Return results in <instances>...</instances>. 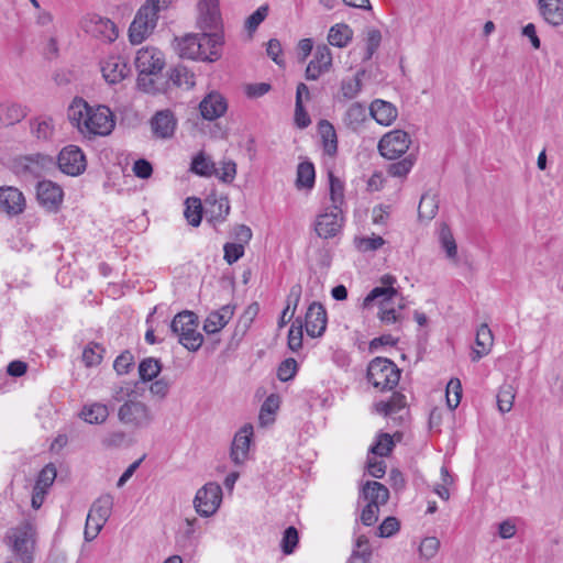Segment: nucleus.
<instances>
[{
    "label": "nucleus",
    "instance_id": "44",
    "mask_svg": "<svg viewBox=\"0 0 563 563\" xmlns=\"http://www.w3.org/2000/svg\"><path fill=\"white\" fill-rule=\"evenodd\" d=\"M202 212L203 208L199 198L189 197L186 199L184 216L190 225L198 227L200 224Z\"/></svg>",
    "mask_w": 563,
    "mask_h": 563
},
{
    "label": "nucleus",
    "instance_id": "24",
    "mask_svg": "<svg viewBox=\"0 0 563 563\" xmlns=\"http://www.w3.org/2000/svg\"><path fill=\"white\" fill-rule=\"evenodd\" d=\"M206 216L209 222L213 225L223 222L230 212V202L227 197L206 199Z\"/></svg>",
    "mask_w": 563,
    "mask_h": 563
},
{
    "label": "nucleus",
    "instance_id": "17",
    "mask_svg": "<svg viewBox=\"0 0 563 563\" xmlns=\"http://www.w3.org/2000/svg\"><path fill=\"white\" fill-rule=\"evenodd\" d=\"M36 196L40 205L49 211H56L63 201V189L51 180H42L37 185Z\"/></svg>",
    "mask_w": 563,
    "mask_h": 563
},
{
    "label": "nucleus",
    "instance_id": "42",
    "mask_svg": "<svg viewBox=\"0 0 563 563\" xmlns=\"http://www.w3.org/2000/svg\"><path fill=\"white\" fill-rule=\"evenodd\" d=\"M162 371V363L155 357H145L139 364V375L142 382H151L158 376Z\"/></svg>",
    "mask_w": 563,
    "mask_h": 563
},
{
    "label": "nucleus",
    "instance_id": "58",
    "mask_svg": "<svg viewBox=\"0 0 563 563\" xmlns=\"http://www.w3.org/2000/svg\"><path fill=\"white\" fill-rule=\"evenodd\" d=\"M133 354L125 350L113 362V368L118 375H125L134 367Z\"/></svg>",
    "mask_w": 563,
    "mask_h": 563
},
{
    "label": "nucleus",
    "instance_id": "19",
    "mask_svg": "<svg viewBox=\"0 0 563 563\" xmlns=\"http://www.w3.org/2000/svg\"><path fill=\"white\" fill-rule=\"evenodd\" d=\"M176 126L177 120L168 109L157 111L151 119L152 132L157 139L173 137Z\"/></svg>",
    "mask_w": 563,
    "mask_h": 563
},
{
    "label": "nucleus",
    "instance_id": "27",
    "mask_svg": "<svg viewBox=\"0 0 563 563\" xmlns=\"http://www.w3.org/2000/svg\"><path fill=\"white\" fill-rule=\"evenodd\" d=\"M29 113L26 106L15 102L0 103V126L13 125L22 121Z\"/></svg>",
    "mask_w": 563,
    "mask_h": 563
},
{
    "label": "nucleus",
    "instance_id": "11",
    "mask_svg": "<svg viewBox=\"0 0 563 563\" xmlns=\"http://www.w3.org/2000/svg\"><path fill=\"white\" fill-rule=\"evenodd\" d=\"M57 165L60 172L69 176H78L86 169V156L76 145L65 146L57 156Z\"/></svg>",
    "mask_w": 563,
    "mask_h": 563
},
{
    "label": "nucleus",
    "instance_id": "63",
    "mask_svg": "<svg viewBox=\"0 0 563 563\" xmlns=\"http://www.w3.org/2000/svg\"><path fill=\"white\" fill-rule=\"evenodd\" d=\"M224 260L228 264L238 262L244 255L242 243H225L223 246Z\"/></svg>",
    "mask_w": 563,
    "mask_h": 563
},
{
    "label": "nucleus",
    "instance_id": "45",
    "mask_svg": "<svg viewBox=\"0 0 563 563\" xmlns=\"http://www.w3.org/2000/svg\"><path fill=\"white\" fill-rule=\"evenodd\" d=\"M405 396L398 393L393 394L389 400H382L375 404L376 411L384 416H391L405 407Z\"/></svg>",
    "mask_w": 563,
    "mask_h": 563
},
{
    "label": "nucleus",
    "instance_id": "47",
    "mask_svg": "<svg viewBox=\"0 0 563 563\" xmlns=\"http://www.w3.org/2000/svg\"><path fill=\"white\" fill-rule=\"evenodd\" d=\"M439 240L442 249L445 251L446 256L450 260L456 261L457 257V246L454 240V236L451 232V229L446 224H442L439 233Z\"/></svg>",
    "mask_w": 563,
    "mask_h": 563
},
{
    "label": "nucleus",
    "instance_id": "1",
    "mask_svg": "<svg viewBox=\"0 0 563 563\" xmlns=\"http://www.w3.org/2000/svg\"><path fill=\"white\" fill-rule=\"evenodd\" d=\"M67 115L70 123L86 137L109 135L115 126L112 111L107 106H90L82 98H75Z\"/></svg>",
    "mask_w": 563,
    "mask_h": 563
},
{
    "label": "nucleus",
    "instance_id": "43",
    "mask_svg": "<svg viewBox=\"0 0 563 563\" xmlns=\"http://www.w3.org/2000/svg\"><path fill=\"white\" fill-rule=\"evenodd\" d=\"M316 172L314 166L310 162H301L297 167V188L311 189L314 185Z\"/></svg>",
    "mask_w": 563,
    "mask_h": 563
},
{
    "label": "nucleus",
    "instance_id": "29",
    "mask_svg": "<svg viewBox=\"0 0 563 563\" xmlns=\"http://www.w3.org/2000/svg\"><path fill=\"white\" fill-rule=\"evenodd\" d=\"M232 316L233 308L229 305H225L219 310L209 313L205 321L203 330L209 334L217 333L228 324Z\"/></svg>",
    "mask_w": 563,
    "mask_h": 563
},
{
    "label": "nucleus",
    "instance_id": "53",
    "mask_svg": "<svg viewBox=\"0 0 563 563\" xmlns=\"http://www.w3.org/2000/svg\"><path fill=\"white\" fill-rule=\"evenodd\" d=\"M462 398V384L459 378H451L446 385V404L450 409H455Z\"/></svg>",
    "mask_w": 563,
    "mask_h": 563
},
{
    "label": "nucleus",
    "instance_id": "16",
    "mask_svg": "<svg viewBox=\"0 0 563 563\" xmlns=\"http://www.w3.org/2000/svg\"><path fill=\"white\" fill-rule=\"evenodd\" d=\"M305 327L307 334L311 338H318L323 334L327 328V311L319 302H312L305 316Z\"/></svg>",
    "mask_w": 563,
    "mask_h": 563
},
{
    "label": "nucleus",
    "instance_id": "26",
    "mask_svg": "<svg viewBox=\"0 0 563 563\" xmlns=\"http://www.w3.org/2000/svg\"><path fill=\"white\" fill-rule=\"evenodd\" d=\"M31 134L41 142L53 141L55 135L54 120L47 115H40L30 121Z\"/></svg>",
    "mask_w": 563,
    "mask_h": 563
},
{
    "label": "nucleus",
    "instance_id": "49",
    "mask_svg": "<svg viewBox=\"0 0 563 563\" xmlns=\"http://www.w3.org/2000/svg\"><path fill=\"white\" fill-rule=\"evenodd\" d=\"M438 200L434 195L424 194L419 202L418 212L419 217L431 220L438 212Z\"/></svg>",
    "mask_w": 563,
    "mask_h": 563
},
{
    "label": "nucleus",
    "instance_id": "33",
    "mask_svg": "<svg viewBox=\"0 0 563 563\" xmlns=\"http://www.w3.org/2000/svg\"><path fill=\"white\" fill-rule=\"evenodd\" d=\"M540 12L543 19L554 26L563 23V1L562 0H539Z\"/></svg>",
    "mask_w": 563,
    "mask_h": 563
},
{
    "label": "nucleus",
    "instance_id": "46",
    "mask_svg": "<svg viewBox=\"0 0 563 563\" xmlns=\"http://www.w3.org/2000/svg\"><path fill=\"white\" fill-rule=\"evenodd\" d=\"M104 347L96 342H89L82 351V362L87 367L97 366L103 358Z\"/></svg>",
    "mask_w": 563,
    "mask_h": 563
},
{
    "label": "nucleus",
    "instance_id": "30",
    "mask_svg": "<svg viewBox=\"0 0 563 563\" xmlns=\"http://www.w3.org/2000/svg\"><path fill=\"white\" fill-rule=\"evenodd\" d=\"M361 497H363L368 504L382 506L387 503L389 492L383 484L375 481H368L362 488Z\"/></svg>",
    "mask_w": 563,
    "mask_h": 563
},
{
    "label": "nucleus",
    "instance_id": "18",
    "mask_svg": "<svg viewBox=\"0 0 563 563\" xmlns=\"http://www.w3.org/2000/svg\"><path fill=\"white\" fill-rule=\"evenodd\" d=\"M198 26L203 31L216 30L220 23L219 0H200Z\"/></svg>",
    "mask_w": 563,
    "mask_h": 563
},
{
    "label": "nucleus",
    "instance_id": "34",
    "mask_svg": "<svg viewBox=\"0 0 563 563\" xmlns=\"http://www.w3.org/2000/svg\"><path fill=\"white\" fill-rule=\"evenodd\" d=\"M113 508V496L110 494L101 495L90 507L88 515H90V520L93 518L97 521L107 522L111 516Z\"/></svg>",
    "mask_w": 563,
    "mask_h": 563
},
{
    "label": "nucleus",
    "instance_id": "7",
    "mask_svg": "<svg viewBox=\"0 0 563 563\" xmlns=\"http://www.w3.org/2000/svg\"><path fill=\"white\" fill-rule=\"evenodd\" d=\"M368 383L380 391L394 389L400 379V369L386 357H375L367 366Z\"/></svg>",
    "mask_w": 563,
    "mask_h": 563
},
{
    "label": "nucleus",
    "instance_id": "52",
    "mask_svg": "<svg viewBox=\"0 0 563 563\" xmlns=\"http://www.w3.org/2000/svg\"><path fill=\"white\" fill-rule=\"evenodd\" d=\"M515 390L511 385L500 387L497 394V406L501 413L509 412L514 406Z\"/></svg>",
    "mask_w": 563,
    "mask_h": 563
},
{
    "label": "nucleus",
    "instance_id": "41",
    "mask_svg": "<svg viewBox=\"0 0 563 563\" xmlns=\"http://www.w3.org/2000/svg\"><path fill=\"white\" fill-rule=\"evenodd\" d=\"M190 169L199 176L211 177L216 173V163L200 152L192 158Z\"/></svg>",
    "mask_w": 563,
    "mask_h": 563
},
{
    "label": "nucleus",
    "instance_id": "21",
    "mask_svg": "<svg viewBox=\"0 0 563 563\" xmlns=\"http://www.w3.org/2000/svg\"><path fill=\"white\" fill-rule=\"evenodd\" d=\"M25 199L23 194L14 187L0 188V211L10 216H16L24 210Z\"/></svg>",
    "mask_w": 563,
    "mask_h": 563
},
{
    "label": "nucleus",
    "instance_id": "61",
    "mask_svg": "<svg viewBox=\"0 0 563 563\" xmlns=\"http://www.w3.org/2000/svg\"><path fill=\"white\" fill-rule=\"evenodd\" d=\"M278 400L274 395L268 396L263 402L260 411V421L262 424L268 423L271 416L277 410Z\"/></svg>",
    "mask_w": 563,
    "mask_h": 563
},
{
    "label": "nucleus",
    "instance_id": "60",
    "mask_svg": "<svg viewBox=\"0 0 563 563\" xmlns=\"http://www.w3.org/2000/svg\"><path fill=\"white\" fill-rule=\"evenodd\" d=\"M298 371V364L295 358H286L280 363L277 369V377L282 382H288L295 377Z\"/></svg>",
    "mask_w": 563,
    "mask_h": 563
},
{
    "label": "nucleus",
    "instance_id": "28",
    "mask_svg": "<svg viewBox=\"0 0 563 563\" xmlns=\"http://www.w3.org/2000/svg\"><path fill=\"white\" fill-rule=\"evenodd\" d=\"M494 343V335L492 330L486 323H483L478 327L476 331L475 344L476 349L473 350L472 361L477 362L483 356L487 355L490 352V349Z\"/></svg>",
    "mask_w": 563,
    "mask_h": 563
},
{
    "label": "nucleus",
    "instance_id": "62",
    "mask_svg": "<svg viewBox=\"0 0 563 563\" xmlns=\"http://www.w3.org/2000/svg\"><path fill=\"white\" fill-rule=\"evenodd\" d=\"M382 42V33L377 29H369L366 33V59H371Z\"/></svg>",
    "mask_w": 563,
    "mask_h": 563
},
{
    "label": "nucleus",
    "instance_id": "40",
    "mask_svg": "<svg viewBox=\"0 0 563 563\" xmlns=\"http://www.w3.org/2000/svg\"><path fill=\"white\" fill-rule=\"evenodd\" d=\"M329 184H330V208L343 210L345 206L344 200V184L343 181L334 176L332 172L329 173Z\"/></svg>",
    "mask_w": 563,
    "mask_h": 563
},
{
    "label": "nucleus",
    "instance_id": "12",
    "mask_svg": "<svg viewBox=\"0 0 563 563\" xmlns=\"http://www.w3.org/2000/svg\"><path fill=\"white\" fill-rule=\"evenodd\" d=\"M86 33L104 42L111 43L118 38V29L115 24L98 14H87L81 22Z\"/></svg>",
    "mask_w": 563,
    "mask_h": 563
},
{
    "label": "nucleus",
    "instance_id": "9",
    "mask_svg": "<svg viewBox=\"0 0 563 563\" xmlns=\"http://www.w3.org/2000/svg\"><path fill=\"white\" fill-rule=\"evenodd\" d=\"M222 501V488L214 482H209L199 488L194 499V506L201 517L212 516Z\"/></svg>",
    "mask_w": 563,
    "mask_h": 563
},
{
    "label": "nucleus",
    "instance_id": "4",
    "mask_svg": "<svg viewBox=\"0 0 563 563\" xmlns=\"http://www.w3.org/2000/svg\"><path fill=\"white\" fill-rule=\"evenodd\" d=\"M36 539V527L30 520H24L18 526L10 528L5 534L11 556L15 561H22L23 563H33Z\"/></svg>",
    "mask_w": 563,
    "mask_h": 563
},
{
    "label": "nucleus",
    "instance_id": "38",
    "mask_svg": "<svg viewBox=\"0 0 563 563\" xmlns=\"http://www.w3.org/2000/svg\"><path fill=\"white\" fill-rule=\"evenodd\" d=\"M378 300H379L378 318L380 319V321L387 325L398 322L400 320L399 310H401L405 307V303L402 302L404 298H400V300L398 302V310L391 306V301L394 299L380 298Z\"/></svg>",
    "mask_w": 563,
    "mask_h": 563
},
{
    "label": "nucleus",
    "instance_id": "50",
    "mask_svg": "<svg viewBox=\"0 0 563 563\" xmlns=\"http://www.w3.org/2000/svg\"><path fill=\"white\" fill-rule=\"evenodd\" d=\"M214 176L218 177L221 181L231 184L236 176V164L232 159H223L219 163V166L216 165Z\"/></svg>",
    "mask_w": 563,
    "mask_h": 563
},
{
    "label": "nucleus",
    "instance_id": "39",
    "mask_svg": "<svg viewBox=\"0 0 563 563\" xmlns=\"http://www.w3.org/2000/svg\"><path fill=\"white\" fill-rule=\"evenodd\" d=\"M198 319L194 321L192 327L186 328V331L181 333L178 342L186 347L188 351L196 352L198 351L202 343L203 336L200 332L197 331Z\"/></svg>",
    "mask_w": 563,
    "mask_h": 563
},
{
    "label": "nucleus",
    "instance_id": "25",
    "mask_svg": "<svg viewBox=\"0 0 563 563\" xmlns=\"http://www.w3.org/2000/svg\"><path fill=\"white\" fill-rule=\"evenodd\" d=\"M369 113L373 119L382 125H390L397 118L396 107L387 101L376 99L369 106Z\"/></svg>",
    "mask_w": 563,
    "mask_h": 563
},
{
    "label": "nucleus",
    "instance_id": "6",
    "mask_svg": "<svg viewBox=\"0 0 563 563\" xmlns=\"http://www.w3.org/2000/svg\"><path fill=\"white\" fill-rule=\"evenodd\" d=\"M154 419L151 407L136 398L125 400L118 409V420L129 429H147Z\"/></svg>",
    "mask_w": 563,
    "mask_h": 563
},
{
    "label": "nucleus",
    "instance_id": "10",
    "mask_svg": "<svg viewBox=\"0 0 563 563\" xmlns=\"http://www.w3.org/2000/svg\"><path fill=\"white\" fill-rule=\"evenodd\" d=\"M411 143L410 136L402 130L386 133L378 143L380 155L387 159H396L407 152Z\"/></svg>",
    "mask_w": 563,
    "mask_h": 563
},
{
    "label": "nucleus",
    "instance_id": "2",
    "mask_svg": "<svg viewBox=\"0 0 563 563\" xmlns=\"http://www.w3.org/2000/svg\"><path fill=\"white\" fill-rule=\"evenodd\" d=\"M222 36L219 33L203 32L201 35L187 34L177 40V53L181 58L214 62L220 57Z\"/></svg>",
    "mask_w": 563,
    "mask_h": 563
},
{
    "label": "nucleus",
    "instance_id": "51",
    "mask_svg": "<svg viewBox=\"0 0 563 563\" xmlns=\"http://www.w3.org/2000/svg\"><path fill=\"white\" fill-rule=\"evenodd\" d=\"M341 95L345 100H352L358 96L362 90V81L358 75L341 81Z\"/></svg>",
    "mask_w": 563,
    "mask_h": 563
},
{
    "label": "nucleus",
    "instance_id": "37",
    "mask_svg": "<svg viewBox=\"0 0 563 563\" xmlns=\"http://www.w3.org/2000/svg\"><path fill=\"white\" fill-rule=\"evenodd\" d=\"M80 416L88 423L100 424L108 419L109 409L104 404L92 402L84 406Z\"/></svg>",
    "mask_w": 563,
    "mask_h": 563
},
{
    "label": "nucleus",
    "instance_id": "23",
    "mask_svg": "<svg viewBox=\"0 0 563 563\" xmlns=\"http://www.w3.org/2000/svg\"><path fill=\"white\" fill-rule=\"evenodd\" d=\"M382 286L373 288L364 298L363 306L368 308L372 303L380 298L395 299L398 296L397 289L394 287L396 277L391 275H384L380 278Z\"/></svg>",
    "mask_w": 563,
    "mask_h": 563
},
{
    "label": "nucleus",
    "instance_id": "55",
    "mask_svg": "<svg viewBox=\"0 0 563 563\" xmlns=\"http://www.w3.org/2000/svg\"><path fill=\"white\" fill-rule=\"evenodd\" d=\"M299 542L298 530L290 526L288 527L283 534L280 548L284 554L289 555L294 553Z\"/></svg>",
    "mask_w": 563,
    "mask_h": 563
},
{
    "label": "nucleus",
    "instance_id": "3",
    "mask_svg": "<svg viewBox=\"0 0 563 563\" xmlns=\"http://www.w3.org/2000/svg\"><path fill=\"white\" fill-rule=\"evenodd\" d=\"M139 70L137 87L147 93L165 92V88L157 85L158 78H153L162 71L165 66L164 54L156 47L146 46L137 51L134 60Z\"/></svg>",
    "mask_w": 563,
    "mask_h": 563
},
{
    "label": "nucleus",
    "instance_id": "22",
    "mask_svg": "<svg viewBox=\"0 0 563 563\" xmlns=\"http://www.w3.org/2000/svg\"><path fill=\"white\" fill-rule=\"evenodd\" d=\"M101 71L107 82L115 85L129 75L130 67L122 57L111 56L102 62Z\"/></svg>",
    "mask_w": 563,
    "mask_h": 563
},
{
    "label": "nucleus",
    "instance_id": "31",
    "mask_svg": "<svg viewBox=\"0 0 563 563\" xmlns=\"http://www.w3.org/2000/svg\"><path fill=\"white\" fill-rule=\"evenodd\" d=\"M165 85V91L170 85L190 89L195 86V75L186 66L178 64L169 69L168 80Z\"/></svg>",
    "mask_w": 563,
    "mask_h": 563
},
{
    "label": "nucleus",
    "instance_id": "57",
    "mask_svg": "<svg viewBox=\"0 0 563 563\" xmlns=\"http://www.w3.org/2000/svg\"><path fill=\"white\" fill-rule=\"evenodd\" d=\"M269 11V5L267 3L258 7L245 21L246 31L252 34L254 33L258 25L266 19Z\"/></svg>",
    "mask_w": 563,
    "mask_h": 563
},
{
    "label": "nucleus",
    "instance_id": "64",
    "mask_svg": "<svg viewBox=\"0 0 563 563\" xmlns=\"http://www.w3.org/2000/svg\"><path fill=\"white\" fill-rule=\"evenodd\" d=\"M413 161L410 157H405L401 161L393 163L388 167V173L394 177H404L412 168Z\"/></svg>",
    "mask_w": 563,
    "mask_h": 563
},
{
    "label": "nucleus",
    "instance_id": "59",
    "mask_svg": "<svg viewBox=\"0 0 563 563\" xmlns=\"http://www.w3.org/2000/svg\"><path fill=\"white\" fill-rule=\"evenodd\" d=\"M55 478H56V467L53 464H47L40 472L34 487H36V489L47 490V488L54 483Z\"/></svg>",
    "mask_w": 563,
    "mask_h": 563
},
{
    "label": "nucleus",
    "instance_id": "20",
    "mask_svg": "<svg viewBox=\"0 0 563 563\" xmlns=\"http://www.w3.org/2000/svg\"><path fill=\"white\" fill-rule=\"evenodd\" d=\"M227 109L228 103L225 98L217 91L208 93L199 103L201 117L208 121H213L222 117Z\"/></svg>",
    "mask_w": 563,
    "mask_h": 563
},
{
    "label": "nucleus",
    "instance_id": "56",
    "mask_svg": "<svg viewBox=\"0 0 563 563\" xmlns=\"http://www.w3.org/2000/svg\"><path fill=\"white\" fill-rule=\"evenodd\" d=\"M394 448V441L388 433H382L369 448V453L380 457L387 456Z\"/></svg>",
    "mask_w": 563,
    "mask_h": 563
},
{
    "label": "nucleus",
    "instance_id": "35",
    "mask_svg": "<svg viewBox=\"0 0 563 563\" xmlns=\"http://www.w3.org/2000/svg\"><path fill=\"white\" fill-rule=\"evenodd\" d=\"M353 38V30L345 23H338L330 27L328 42L330 45L343 48L350 44Z\"/></svg>",
    "mask_w": 563,
    "mask_h": 563
},
{
    "label": "nucleus",
    "instance_id": "13",
    "mask_svg": "<svg viewBox=\"0 0 563 563\" xmlns=\"http://www.w3.org/2000/svg\"><path fill=\"white\" fill-rule=\"evenodd\" d=\"M343 210L328 207L324 212L318 216L314 230L322 239L334 238L342 229Z\"/></svg>",
    "mask_w": 563,
    "mask_h": 563
},
{
    "label": "nucleus",
    "instance_id": "36",
    "mask_svg": "<svg viewBox=\"0 0 563 563\" xmlns=\"http://www.w3.org/2000/svg\"><path fill=\"white\" fill-rule=\"evenodd\" d=\"M366 120V108L360 102H353L344 113L343 122L352 131H357Z\"/></svg>",
    "mask_w": 563,
    "mask_h": 563
},
{
    "label": "nucleus",
    "instance_id": "54",
    "mask_svg": "<svg viewBox=\"0 0 563 563\" xmlns=\"http://www.w3.org/2000/svg\"><path fill=\"white\" fill-rule=\"evenodd\" d=\"M440 549V540L435 537H426L418 548L420 558L429 561L433 559Z\"/></svg>",
    "mask_w": 563,
    "mask_h": 563
},
{
    "label": "nucleus",
    "instance_id": "48",
    "mask_svg": "<svg viewBox=\"0 0 563 563\" xmlns=\"http://www.w3.org/2000/svg\"><path fill=\"white\" fill-rule=\"evenodd\" d=\"M194 321H196V314L191 311H183L177 313L170 322V330L178 338L183 332L186 331V328L192 327Z\"/></svg>",
    "mask_w": 563,
    "mask_h": 563
},
{
    "label": "nucleus",
    "instance_id": "15",
    "mask_svg": "<svg viewBox=\"0 0 563 563\" xmlns=\"http://www.w3.org/2000/svg\"><path fill=\"white\" fill-rule=\"evenodd\" d=\"M253 437V426L244 424L234 435L230 457L236 465L243 464L249 456L251 440Z\"/></svg>",
    "mask_w": 563,
    "mask_h": 563
},
{
    "label": "nucleus",
    "instance_id": "32",
    "mask_svg": "<svg viewBox=\"0 0 563 563\" xmlns=\"http://www.w3.org/2000/svg\"><path fill=\"white\" fill-rule=\"evenodd\" d=\"M318 131L322 141L323 152L333 157L338 152V136L334 126L328 120L318 123Z\"/></svg>",
    "mask_w": 563,
    "mask_h": 563
},
{
    "label": "nucleus",
    "instance_id": "5",
    "mask_svg": "<svg viewBox=\"0 0 563 563\" xmlns=\"http://www.w3.org/2000/svg\"><path fill=\"white\" fill-rule=\"evenodd\" d=\"M172 1L147 0L141 5L129 27V38L132 44H141L152 34L157 25L159 12L166 10Z\"/></svg>",
    "mask_w": 563,
    "mask_h": 563
},
{
    "label": "nucleus",
    "instance_id": "14",
    "mask_svg": "<svg viewBox=\"0 0 563 563\" xmlns=\"http://www.w3.org/2000/svg\"><path fill=\"white\" fill-rule=\"evenodd\" d=\"M331 67V49L324 44L318 45L314 49L313 58L306 68L305 77L307 80H317L322 74L328 73Z\"/></svg>",
    "mask_w": 563,
    "mask_h": 563
},
{
    "label": "nucleus",
    "instance_id": "8",
    "mask_svg": "<svg viewBox=\"0 0 563 563\" xmlns=\"http://www.w3.org/2000/svg\"><path fill=\"white\" fill-rule=\"evenodd\" d=\"M55 166L52 156L35 153L30 155L18 156L12 161L11 169L13 173L25 180L42 177L46 172Z\"/></svg>",
    "mask_w": 563,
    "mask_h": 563
}]
</instances>
